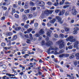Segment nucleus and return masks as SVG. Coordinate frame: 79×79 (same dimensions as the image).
<instances>
[{"label":"nucleus","mask_w":79,"mask_h":79,"mask_svg":"<svg viewBox=\"0 0 79 79\" xmlns=\"http://www.w3.org/2000/svg\"><path fill=\"white\" fill-rule=\"evenodd\" d=\"M64 13H65V10L63 9L59 13V15L61 16V15H63Z\"/></svg>","instance_id":"6e6552de"},{"label":"nucleus","mask_w":79,"mask_h":79,"mask_svg":"<svg viewBox=\"0 0 79 79\" xmlns=\"http://www.w3.org/2000/svg\"><path fill=\"white\" fill-rule=\"evenodd\" d=\"M74 66H75V67H76V65H77V61L76 60H75L74 61Z\"/></svg>","instance_id":"ea45409f"},{"label":"nucleus","mask_w":79,"mask_h":79,"mask_svg":"<svg viewBox=\"0 0 79 79\" xmlns=\"http://www.w3.org/2000/svg\"><path fill=\"white\" fill-rule=\"evenodd\" d=\"M74 56L72 55L69 56V58H70V59H73V58H74Z\"/></svg>","instance_id":"a19ab883"},{"label":"nucleus","mask_w":79,"mask_h":79,"mask_svg":"<svg viewBox=\"0 0 79 79\" xmlns=\"http://www.w3.org/2000/svg\"><path fill=\"white\" fill-rule=\"evenodd\" d=\"M26 42L27 43V44H29V43L31 42V40H29L27 39Z\"/></svg>","instance_id":"3c124183"},{"label":"nucleus","mask_w":79,"mask_h":79,"mask_svg":"<svg viewBox=\"0 0 79 79\" xmlns=\"http://www.w3.org/2000/svg\"><path fill=\"white\" fill-rule=\"evenodd\" d=\"M15 12H16V11L15 10V9L14 8H12V13H15Z\"/></svg>","instance_id":"79ce46f5"},{"label":"nucleus","mask_w":79,"mask_h":79,"mask_svg":"<svg viewBox=\"0 0 79 79\" xmlns=\"http://www.w3.org/2000/svg\"><path fill=\"white\" fill-rule=\"evenodd\" d=\"M46 45L47 46H50V45L53 44L52 42L49 40V37H46Z\"/></svg>","instance_id":"39448f33"},{"label":"nucleus","mask_w":79,"mask_h":79,"mask_svg":"<svg viewBox=\"0 0 79 79\" xmlns=\"http://www.w3.org/2000/svg\"><path fill=\"white\" fill-rule=\"evenodd\" d=\"M32 31V28H30L27 30V33H30Z\"/></svg>","instance_id":"5701e85b"},{"label":"nucleus","mask_w":79,"mask_h":79,"mask_svg":"<svg viewBox=\"0 0 79 79\" xmlns=\"http://www.w3.org/2000/svg\"><path fill=\"white\" fill-rule=\"evenodd\" d=\"M6 75L8 76H9V77H11V74L8 73L6 74Z\"/></svg>","instance_id":"e2e57ef3"},{"label":"nucleus","mask_w":79,"mask_h":79,"mask_svg":"<svg viewBox=\"0 0 79 79\" xmlns=\"http://www.w3.org/2000/svg\"><path fill=\"white\" fill-rule=\"evenodd\" d=\"M45 34V32L44 31V30L43 29H41L40 31V35H43V34Z\"/></svg>","instance_id":"f8f14e48"},{"label":"nucleus","mask_w":79,"mask_h":79,"mask_svg":"<svg viewBox=\"0 0 79 79\" xmlns=\"http://www.w3.org/2000/svg\"><path fill=\"white\" fill-rule=\"evenodd\" d=\"M14 16L15 17V18H17V19H18V18H19V15L16 14H15Z\"/></svg>","instance_id":"cd10ccee"},{"label":"nucleus","mask_w":79,"mask_h":79,"mask_svg":"<svg viewBox=\"0 0 79 79\" xmlns=\"http://www.w3.org/2000/svg\"><path fill=\"white\" fill-rule=\"evenodd\" d=\"M73 45H72V46L71 45H70V46H69L68 47V48L69 49H73Z\"/></svg>","instance_id":"c03bdc74"},{"label":"nucleus","mask_w":79,"mask_h":79,"mask_svg":"<svg viewBox=\"0 0 79 79\" xmlns=\"http://www.w3.org/2000/svg\"><path fill=\"white\" fill-rule=\"evenodd\" d=\"M30 11V10L27 9L25 10L24 11V12L25 13H26V14H27V13H29Z\"/></svg>","instance_id":"a211bd4d"},{"label":"nucleus","mask_w":79,"mask_h":79,"mask_svg":"<svg viewBox=\"0 0 79 79\" xmlns=\"http://www.w3.org/2000/svg\"><path fill=\"white\" fill-rule=\"evenodd\" d=\"M59 50V49L57 47H53L51 46L50 48H49V49L48 50L47 52L48 55H50V54H51L50 50H55V51H57V50Z\"/></svg>","instance_id":"7ed1b4c3"},{"label":"nucleus","mask_w":79,"mask_h":79,"mask_svg":"<svg viewBox=\"0 0 79 79\" xmlns=\"http://www.w3.org/2000/svg\"><path fill=\"white\" fill-rule=\"evenodd\" d=\"M21 29V27H17L15 28V31H19Z\"/></svg>","instance_id":"9b49d317"},{"label":"nucleus","mask_w":79,"mask_h":79,"mask_svg":"<svg viewBox=\"0 0 79 79\" xmlns=\"http://www.w3.org/2000/svg\"><path fill=\"white\" fill-rule=\"evenodd\" d=\"M29 56V54H25L24 56L23 57L25 58H27V56Z\"/></svg>","instance_id":"e433bc0d"},{"label":"nucleus","mask_w":79,"mask_h":79,"mask_svg":"<svg viewBox=\"0 0 79 79\" xmlns=\"http://www.w3.org/2000/svg\"><path fill=\"white\" fill-rule=\"evenodd\" d=\"M47 35L48 37H51V33L48 31L47 32Z\"/></svg>","instance_id":"b1692460"},{"label":"nucleus","mask_w":79,"mask_h":79,"mask_svg":"<svg viewBox=\"0 0 79 79\" xmlns=\"http://www.w3.org/2000/svg\"><path fill=\"white\" fill-rule=\"evenodd\" d=\"M59 56L60 58H63V57H64V54L59 55Z\"/></svg>","instance_id":"09e8293b"},{"label":"nucleus","mask_w":79,"mask_h":79,"mask_svg":"<svg viewBox=\"0 0 79 79\" xmlns=\"http://www.w3.org/2000/svg\"><path fill=\"white\" fill-rule=\"evenodd\" d=\"M35 35V37H38L40 36V34H39V33H36Z\"/></svg>","instance_id":"a18cd8bd"},{"label":"nucleus","mask_w":79,"mask_h":79,"mask_svg":"<svg viewBox=\"0 0 79 79\" xmlns=\"http://www.w3.org/2000/svg\"><path fill=\"white\" fill-rule=\"evenodd\" d=\"M69 6H70L69 5H66L64 6L63 8H64V9H65L66 8H68V7H69Z\"/></svg>","instance_id":"393cba45"},{"label":"nucleus","mask_w":79,"mask_h":79,"mask_svg":"<svg viewBox=\"0 0 79 79\" xmlns=\"http://www.w3.org/2000/svg\"><path fill=\"white\" fill-rule=\"evenodd\" d=\"M64 57H68L69 55L68 54H64Z\"/></svg>","instance_id":"c756f323"},{"label":"nucleus","mask_w":79,"mask_h":79,"mask_svg":"<svg viewBox=\"0 0 79 79\" xmlns=\"http://www.w3.org/2000/svg\"><path fill=\"white\" fill-rule=\"evenodd\" d=\"M5 45H6V44H5V43H2L1 44V46L2 47H5Z\"/></svg>","instance_id":"bb28decb"},{"label":"nucleus","mask_w":79,"mask_h":79,"mask_svg":"<svg viewBox=\"0 0 79 79\" xmlns=\"http://www.w3.org/2000/svg\"><path fill=\"white\" fill-rule=\"evenodd\" d=\"M29 24H26L25 26L24 27L25 28H26L27 29H28V27H29Z\"/></svg>","instance_id":"7c9ffc66"},{"label":"nucleus","mask_w":79,"mask_h":79,"mask_svg":"<svg viewBox=\"0 0 79 79\" xmlns=\"http://www.w3.org/2000/svg\"><path fill=\"white\" fill-rule=\"evenodd\" d=\"M76 56H77V57L76 58L77 59H79V53H77L75 54Z\"/></svg>","instance_id":"2f4dec72"},{"label":"nucleus","mask_w":79,"mask_h":79,"mask_svg":"<svg viewBox=\"0 0 79 79\" xmlns=\"http://www.w3.org/2000/svg\"><path fill=\"white\" fill-rule=\"evenodd\" d=\"M45 3L43 2H41V3L40 4V6L43 7Z\"/></svg>","instance_id":"ddd939ff"},{"label":"nucleus","mask_w":79,"mask_h":79,"mask_svg":"<svg viewBox=\"0 0 79 79\" xmlns=\"http://www.w3.org/2000/svg\"><path fill=\"white\" fill-rule=\"evenodd\" d=\"M18 5L19 6H21V1H19L18 2Z\"/></svg>","instance_id":"58836bf2"},{"label":"nucleus","mask_w":79,"mask_h":79,"mask_svg":"<svg viewBox=\"0 0 79 79\" xmlns=\"http://www.w3.org/2000/svg\"><path fill=\"white\" fill-rule=\"evenodd\" d=\"M28 3L29 2H25L24 6V8H26V9H27L28 8H29V6L28 5Z\"/></svg>","instance_id":"9d476101"},{"label":"nucleus","mask_w":79,"mask_h":79,"mask_svg":"<svg viewBox=\"0 0 79 79\" xmlns=\"http://www.w3.org/2000/svg\"><path fill=\"white\" fill-rule=\"evenodd\" d=\"M59 36L61 38H64V35L63 34H60Z\"/></svg>","instance_id":"49530a36"},{"label":"nucleus","mask_w":79,"mask_h":79,"mask_svg":"<svg viewBox=\"0 0 79 79\" xmlns=\"http://www.w3.org/2000/svg\"><path fill=\"white\" fill-rule=\"evenodd\" d=\"M56 19H57V20H58V22L60 23V24H63V21H62V19L60 18V17L59 16H56Z\"/></svg>","instance_id":"423d86ee"},{"label":"nucleus","mask_w":79,"mask_h":79,"mask_svg":"<svg viewBox=\"0 0 79 79\" xmlns=\"http://www.w3.org/2000/svg\"><path fill=\"white\" fill-rule=\"evenodd\" d=\"M56 44L57 45H59V48L61 49L63 48H64V41L62 40H60L56 42Z\"/></svg>","instance_id":"f03ea898"},{"label":"nucleus","mask_w":79,"mask_h":79,"mask_svg":"<svg viewBox=\"0 0 79 79\" xmlns=\"http://www.w3.org/2000/svg\"><path fill=\"white\" fill-rule=\"evenodd\" d=\"M73 47L74 48H76L77 50H79V45L77 44H74Z\"/></svg>","instance_id":"2eb2a0df"},{"label":"nucleus","mask_w":79,"mask_h":79,"mask_svg":"<svg viewBox=\"0 0 79 79\" xmlns=\"http://www.w3.org/2000/svg\"><path fill=\"white\" fill-rule=\"evenodd\" d=\"M41 3V2H38L36 3V5H38V6H40V3Z\"/></svg>","instance_id":"f704fd0d"},{"label":"nucleus","mask_w":79,"mask_h":79,"mask_svg":"<svg viewBox=\"0 0 79 79\" xmlns=\"http://www.w3.org/2000/svg\"><path fill=\"white\" fill-rule=\"evenodd\" d=\"M23 77L24 79H27V76H26V75H23Z\"/></svg>","instance_id":"bf43d9fd"},{"label":"nucleus","mask_w":79,"mask_h":79,"mask_svg":"<svg viewBox=\"0 0 79 79\" xmlns=\"http://www.w3.org/2000/svg\"><path fill=\"white\" fill-rule=\"evenodd\" d=\"M18 6H17V5H16L15 4L13 5V7L14 8H16Z\"/></svg>","instance_id":"4d7b16f0"},{"label":"nucleus","mask_w":79,"mask_h":79,"mask_svg":"<svg viewBox=\"0 0 79 79\" xmlns=\"http://www.w3.org/2000/svg\"><path fill=\"white\" fill-rule=\"evenodd\" d=\"M1 20H5V17H2L1 18Z\"/></svg>","instance_id":"052dcab7"},{"label":"nucleus","mask_w":79,"mask_h":79,"mask_svg":"<svg viewBox=\"0 0 79 79\" xmlns=\"http://www.w3.org/2000/svg\"><path fill=\"white\" fill-rule=\"evenodd\" d=\"M12 48H13V47L11 46L7 47V49L8 50H9V49H12Z\"/></svg>","instance_id":"680f3d73"},{"label":"nucleus","mask_w":79,"mask_h":79,"mask_svg":"<svg viewBox=\"0 0 79 79\" xmlns=\"http://www.w3.org/2000/svg\"><path fill=\"white\" fill-rule=\"evenodd\" d=\"M54 37L55 38H56V39H57V38H58V35H57L56 34H54Z\"/></svg>","instance_id":"72a5a7b5"},{"label":"nucleus","mask_w":79,"mask_h":79,"mask_svg":"<svg viewBox=\"0 0 79 79\" xmlns=\"http://www.w3.org/2000/svg\"><path fill=\"white\" fill-rule=\"evenodd\" d=\"M77 14V12L76 10V9H74V12H72L73 15H76Z\"/></svg>","instance_id":"412c9836"},{"label":"nucleus","mask_w":79,"mask_h":79,"mask_svg":"<svg viewBox=\"0 0 79 79\" xmlns=\"http://www.w3.org/2000/svg\"><path fill=\"white\" fill-rule=\"evenodd\" d=\"M39 26V24L37 23H35L34 24L35 27H37Z\"/></svg>","instance_id":"de8ad7c7"},{"label":"nucleus","mask_w":79,"mask_h":79,"mask_svg":"<svg viewBox=\"0 0 79 79\" xmlns=\"http://www.w3.org/2000/svg\"><path fill=\"white\" fill-rule=\"evenodd\" d=\"M73 34H77V31H74L73 32Z\"/></svg>","instance_id":"603ef678"},{"label":"nucleus","mask_w":79,"mask_h":79,"mask_svg":"<svg viewBox=\"0 0 79 79\" xmlns=\"http://www.w3.org/2000/svg\"><path fill=\"white\" fill-rule=\"evenodd\" d=\"M34 20H31V21L30 23V24L31 25V24H32L33 23H34Z\"/></svg>","instance_id":"8fccbe9b"},{"label":"nucleus","mask_w":79,"mask_h":79,"mask_svg":"<svg viewBox=\"0 0 79 79\" xmlns=\"http://www.w3.org/2000/svg\"><path fill=\"white\" fill-rule=\"evenodd\" d=\"M41 44L42 45H45V41L43 40Z\"/></svg>","instance_id":"5fc2aeb1"},{"label":"nucleus","mask_w":79,"mask_h":79,"mask_svg":"<svg viewBox=\"0 0 79 79\" xmlns=\"http://www.w3.org/2000/svg\"><path fill=\"white\" fill-rule=\"evenodd\" d=\"M29 36L31 39H32V34L31 33L29 34Z\"/></svg>","instance_id":"338daca9"},{"label":"nucleus","mask_w":79,"mask_h":79,"mask_svg":"<svg viewBox=\"0 0 79 79\" xmlns=\"http://www.w3.org/2000/svg\"><path fill=\"white\" fill-rule=\"evenodd\" d=\"M56 3L54 4V5L56 6L58 5L59 3H58V0H56Z\"/></svg>","instance_id":"dca6fc26"},{"label":"nucleus","mask_w":79,"mask_h":79,"mask_svg":"<svg viewBox=\"0 0 79 79\" xmlns=\"http://www.w3.org/2000/svg\"><path fill=\"white\" fill-rule=\"evenodd\" d=\"M17 39V36L15 35L13 36V39H11V41H13L14 40H16Z\"/></svg>","instance_id":"4468645a"},{"label":"nucleus","mask_w":79,"mask_h":79,"mask_svg":"<svg viewBox=\"0 0 79 79\" xmlns=\"http://www.w3.org/2000/svg\"><path fill=\"white\" fill-rule=\"evenodd\" d=\"M74 44H75L76 45H78L79 44V42L76 39V40L74 42Z\"/></svg>","instance_id":"4be33fe9"},{"label":"nucleus","mask_w":79,"mask_h":79,"mask_svg":"<svg viewBox=\"0 0 79 79\" xmlns=\"http://www.w3.org/2000/svg\"><path fill=\"white\" fill-rule=\"evenodd\" d=\"M19 67H20V68H22V69H25V67L23 66V65H19Z\"/></svg>","instance_id":"864d4df0"},{"label":"nucleus","mask_w":79,"mask_h":79,"mask_svg":"<svg viewBox=\"0 0 79 79\" xmlns=\"http://www.w3.org/2000/svg\"><path fill=\"white\" fill-rule=\"evenodd\" d=\"M54 11L53 10H46L42 11V14L41 15V18H43V17H44L46 15H48L52 14V13Z\"/></svg>","instance_id":"f257e3e1"},{"label":"nucleus","mask_w":79,"mask_h":79,"mask_svg":"<svg viewBox=\"0 0 79 79\" xmlns=\"http://www.w3.org/2000/svg\"><path fill=\"white\" fill-rule=\"evenodd\" d=\"M64 2H60L59 4L60 5H62L63 4H64Z\"/></svg>","instance_id":"13d9d810"},{"label":"nucleus","mask_w":79,"mask_h":79,"mask_svg":"<svg viewBox=\"0 0 79 79\" xmlns=\"http://www.w3.org/2000/svg\"><path fill=\"white\" fill-rule=\"evenodd\" d=\"M42 68L43 70H44V71H47V70H46V69L45 68V67H43Z\"/></svg>","instance_id":"0e129e2a"},{"label":"nucleus","mask_w":79,"mask_h":79,"mask_svg":"<svg viewBox=\"0 0 79 79\" xmlns=\"http://www.w3.org/2000/svg\"><path fill=\"white\" fill-rule=\"evenodd\" d=\"M67 41H70L71 42H74L76 41V39H74V37L73 36H69L66 39Z\"/></svg>","instance_id":"20e7f679"},{"label":"nucleus","mask_w":79,"mask_h":79,"mask_svg":"<svg viewBox=\"0 0 79 79\" xmlns=\"http://www.w3.org/2000/svg\"><path fill=\"white\" fill-rule=\"evenodd\" d=\"M47 26H48L49 27H50V26H52V25L50 24V23H48L47 24Z\"/></svg>","instance_id":"6e6d98bb"},{"label":"nucleus","mask_w":79,"mask_h":79,"mask_svg":"<svg viewBox=\"0 0 79 79\" xmlns=\"http://www.w3.org/2000/svg\"><path fill=\"white\" fill-rule=\"evenodd\" d=\"M6 35L7 36H11V35H13V33H12L9 32L7 33Z\"/></svg>","instance_id":"aec40b11"},{"label":"nucleus","mask_w":79,"mask_h":79,"mask_svg":"<svg viewBox=\"0 0 79 79\" xmlns=\"http://www.w3.org/2000/svg\"><path fill=\"white\" fill-rule=\"evenodd\" d=\"M63 52H64V50L63 49H62L60 51L58 52L56 51H55L54 52V55H58L59 54H61V53H63Z\"/></svg>","instance_id":"0eeeda50"},{"label":"nucleus","mask_w":79,"mask_h":79,"mask_svg":"<svg viewBox=\"0 0 79 79\" xmlns=\"http://www.w3.org/2000/svg\"><path fill=\"white\" fill-rule=\"evenodd\" d=\"M56 21V19H53L52 20L50 21V23H55V22Z\"/></svg>","instance_id":"6ab92c4d"},{"label":"nucleus","mask_w":79,"mask_h":79,"mask_svg":"<svg viewBox=\"0 0 79 79\" xmlns=\"http://www.w3.org/2000/svg\"><path fill=\"white\" fill-rule=\"evenodd\" d=\"M29 5L30 6H34V5H35V4L32 1H30L29 2Z\"/></svg>","instance_id":"f3484780"},{"label":"nucleus","mask_w":79,"mask_h":79,"mask_svg":"<svg viewBox=\"0 0 79 79\" xmlns=\"http://www.w3.org/2000/svg\"><path fill=\"white\" fill-rule=\"evenodd\" d=\"M28 16L29 18H31L32 17V15L31 14H28Z\"/></svg>","instance_id":"c9c22d12"},{"label":"nucleus","mask_w":79,"mask_h":79,"mask_svg":"<svg viewBox=\"0 0 79 79\" xmlns=\"http://www.w3.org/2000/svg\"><path fill=\"white\" fill-rule=\"evenodd\" d=\"M65 30L66 32H69V28L65 27Z\"/></svg>","instance_id":"473e14b6"},{"label":"nucleus","mask_w":79,"mask_h":79,"mask_svg":"<svg viewBox=\"0 0 79 79\" xmlns=\"http://www.w3.org/2000/svg\"><path fill=\"white\" fill-rule=\"evenodd\" d=\"M2 9L5 10H7V7H5L4 6H2Z\"/></svg>","instance_id":"c85d7f7f"},{"label":"nucleus","mask_w":79,"mask_h":79,"mask_svg":"<svg viewBox=\"0 0 79 79\" xmlns=\"http://www.w3.org/2000/svg\"><path fill=\"white\" fill-rule=\"evenodd\" d=\"M19 75H21V76H23L24 74V73H23V72H21L19 73Z\"/></svg>","instance_id":"774afa93"},{"label":"nucleus","mask_w":79,"mask_h":79,"mask_svg":"<svg viewBox=\"0 0 79 79\" xmlns=\"http://www.w3.org/2000/svg\"><path fill=\"white\" fill-rule=\"evenodd\" d=\"M42 39V38L41 36H40L38 40H41Z\"/></svg>","instance_id":"69168bd1"},{"label":"nucleus","mask_w":79,"mask_h":79,"mask_svg":"<svg viewBox=\"0 0 79 79\" xmlns=\"http://www.w3.org/2000/svg\"><path fill=\"white\" fill-rule=\"evenodd\" d=\"M47 4L49 5V6H51L52 5V3L50 2H47Z\"/></svg>","instance_id":"a878e982"},{"label":"nucleus","mask_w":79,"mask_h":79,"mask_svg":"<svg viewBox=\"0 0 79 79\" xmlns=\"http://www.w3.org/2000/svg\"><path fill=\"white\" fill-rule=\"evenodd\" d=\"M69 15V12L68 11H66L65 13V16H68Z\"/></svg>","instance_id":"37998d69"},{"label":"nucleus","mask_w":79,"mask_h":79,"mask_svg":"<svg viewBox=\"0 0 79 79\" xmlns=\"http://www.w3.org/2000/svg\"><path fill=\"white\" fill-rule=\"evenodd\" d=\"M79 28L77 27H75L74 28V30L76 31H79Z\"/></svg>","instance_id":"4c0bfd02"},{"label":"nucleus","mask_w":79,"mask_h":79,"mask_svg":"<svg viewBox=\"0 0 79 79\" xmlns=\"http://www.w3.org/2000/svg\"><path fill=\"white\" fill-rule=\"evenodd\" d=\"M27 19V17L26 16V15H22V20L23 21H25Z\"/></svg>","instance_id":"1a4fd4ad"}]
</instances>
